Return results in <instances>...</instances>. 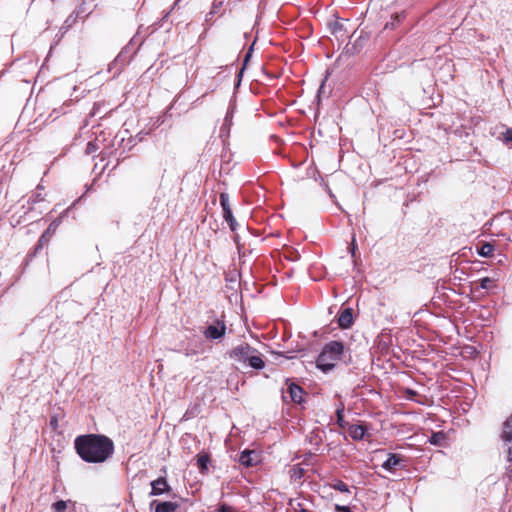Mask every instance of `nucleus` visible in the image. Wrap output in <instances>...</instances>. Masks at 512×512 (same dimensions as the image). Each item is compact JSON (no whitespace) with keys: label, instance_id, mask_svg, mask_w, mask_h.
I'll use <instances>...</instances> for the list:
<instances>
[{"label":"nucleus","instance_id":"12","mask_svg":"<svg viewBox=\"0 0 512 512\" xmlns=\"http://www.w3.org/2000/svg\"><path fill=\"white\" fill-rule=\"evenodd\" d=\"M249 366L251 368H254V369H257V370H260V369H263L264 366H265V363L264 361L262 360V358L260 357V354L259 352L254 349L253 353L251 354L248 362Z\"/></svg>","mask_w":512,"mask_h":512},{"label":"nucleus","instance_id":"5","mask_svg":"<svg viewBox=\"0 0 512 512\" xmlns=\"http://www.w3.org/2000/svg\"><path fill=\"white\" fill-rule=\"evenodd\" d=\"M226 333V325L223 321L217 320L215 323L207 326L203 335L208 340H217L222 338Z\"/></svg>","mask_w":512,"mask_h":512},{"label":"nucleus","instance_id":"2","mask_svg":"<svg viewBox=\"0 0 512 512\" xmlns=\"http://www.w3.org/2000/svg\"><path fill=\"white\" fill-rule=\"evenodd\" d=\"M344 353V345L339 341H331L322 349V352L316 360L317 367L323 372L331 371L336 362L342 359Z\"/></svg>","mask_w":512,"mask_h":512},{"label":"nucleus","instance_id":"3","mask_svg":"<svg viewBox=\"0 0 512 512\" xmlns=\"http://www.w3.org/2000/svg\"><path fill=\"white\" fill-rule=\"evenodd\" d=\"M502 439L507 448L506 471L507 473L512 474V414L503 425Z\"/></svg>","mask_w":512,"mask_h":512},{"label":"nucleus","instance_id":"25","mask_svg":"<svg viewBox=\"0 0 512 512\" xmlns=\"http://www.w3.org/2000/svg\"><path fill=\"white\" fill-rule=\"evenodd\" d=\"M218 512H235V510L227 504H222L218 508Z\"/></svg>","mask_w":512,"mask_h":512},{"label":"nucleus","instance_id":"20","mask_svg":"<svg viewBox=\"0 0 512 512\" xmlns=\"http://www.w3.org/2000/svg\"><path fill=\"white\" fill-rule=\"evenodd\" d=\"M220 204L223 208V214L226 213L227 209H231L229 205V197L225 193L220 194Z\"/></svg>","mask_w":512,"mask_h":512},{"label":"nucleus","instance_id":"4","mask_svg":"<svg viewBox=\"0 0 512 512\" xmlns=\"http://www.w3.org/2000/svg\"><path fill=\"white\" fill-rule=\"evenodd\" d=\"M254 349L255 348L251 347L249 344L242 343V344L234 347L229 352V357L234 361L246 363V362H248Z\"/></svg>","mask_w":512,"mask_h":512},{"label":"nucleus","instance_id":"13","mask_svg":"<svg viewBox=\"0 0 512 512\" xmlns=\"http://www.w3.org/2000/svg\"><path fill=\"white\" fill-rule=\"evenodd\" d=\"M348 432L352 439L361 440L365 435L366 428L363 425H351Z\"/></svg>","mask_w":512,"mask_h":512},{"label":"nucleus","instance_id":"14","mask_svg":"<svg viewBox=\"0 0 512 512\" xmlns=\"http://www.w3.org/2000/svg\"><path fill=\"white\" fill-rule=\"evenodd\" d=\"M209 461H210V458H209L208 454L204 453V454L197 455V465L202 473L206 472L208 470Z\"/></svg>","mask_w":512,"mask_h":512},{"label":"nucleus","instance_id":"23","mask_svg":"<svg viewBox=\"0 0 512 512\" xmlns=\"http://www.w3.org/2000/svg\"><path fill=\"white\" fill-rule=\"evenodd\" d=\"M492 282V279H490L489 277L482 278L480 280V287L482 289H489L491 287Z\"/></svg>","mask_w":512,"mask_h":512},{"label":"nucleus","instance_id":"8","mask_svg":"<svg viewBox=\"0 0 512 512\" xmlns=\"http://www.w3.org/2000/svg\"><path fill=\"white\" fill-rule=\"evenodd\" d=\"M283 393H284L283 397L286 399L287 396L285 395V392H283ZM286 393L289 394L291 401H293L294 403L302 402L303 389L299 385H297L293 382L287 381Z\"/></svg>","mask_w":512,"mask_h":512},{"label":"nucleus","instance_id":"19","mask_svg":"<svg viewBox=\"0 0 512 512\" xmlns=\"http://www.w3.org/2000/svg\"><path fill=\"white\" fill-rule=\"evenodd\" d=\"M68 502L60 500L53 504L54 512H67Z\"/></svg>","mask_w":512,"mask_h":512},{"label":"nucleus","instance_id":"21","mask_svg":"<svg viewBox=\"0 0 512 512\" xmlns=\"http://www.w3.org/2000/svg\"><path fill=\"white\" fill-rule=\"evenodd\" d=\"M337 422L340 426H343V417H344V404L340 403L336 409Z\"/></svg>","mask_w":512,"mask_h":512},{"label":"nucleus","instance_id":"10","mask_svg":"<svg viewBox=\"0 0 512 512\" xmlns=\"http://www.w3.org/2000/svg\"><path fill=\"white\" fill-rule=\"evenodd\" d=\"M338 323L341 328H349L353 323L352 310L350 308L344 309L338 318Z\"/></svg>","mask_w":512,"mask_h":512},{"label":"nucleus","instance_id":"24","mask_svg":"<svg viewBox=\"0 0 512 512\" xmlns=\"http://www.w3.org/2000/svg\"><path fill=\"white\" fill-rule=\"evenodd\" d=\"M504 142H512V129L508 128L505 132L502 133Z\"/></svg>","mask_w":512,"mask_h":512},{"label":"nucleus","instance_id":"7","mask_svg":"<svg viewBox=\"0 0 512 512\" xmlns=\"http://www.w3.org/2000/svg\"><path fill=\"white\" fill-rule=\"evenodd\" d=\"M178 507V503L171 501L159 502L154 500L150 503V508L154 509L155 512H176Z\"/></svg>","mask_w":512,"mask_h":512},{"label":"nucleus","instance_id":"22","mask_svg":"<svg viewBox=\"0 0 512 512\" xmlns=\"http://www.w3.org/2000/svg\"><path fill=\"white\" fill-rule=\"evenodd\" d=\"M445 439V435L442 432L433 433L431 436L430 442L435 445H440L441 442Z\"/></svg>","mask_w":512,"mask_h":512},{"label":"nucleus","instance_id":"9","mask_svg":"<svg viewBox=\"0 0 512 512\" xmlns=\"http://www.w3.org/2000/svg\"><path fill=\"white\" fill-rule=\"evenodd\" d=\"M257 461L258 459L255 451L245 450L239 456V462L246 467L255 465Z\"/></svg>","mask_w":512,"mask_h":512},{"label":"nucleus","instance_id":"11","mask_svg":"<svg viewBox=\"0 0 512 512\" xmlns=\"http://www.w3.org/2000/svg\"><path fill=\"white\" fill-rule=\"evenodd\" d=\"M403 459L396 454H389L386 461L383 463V468L386 470H393L396 467L402 466Z\"/></svg>","mask_w":512,"mask_h":512},{"label":"nucleus","instance_id":"26","mask_svg":"<svg viewBox=\"0 0 512 512\" xmlns=\"http://www.w3.org/2000/svg\"><path fill=\"white\" fill-rule=\"evenodd\" d=\"M335 509L338 512H351L350 508L347 506L336 505Z\"/></svg>","mask_w":512,"mask_h":512},{"label":"nucleus","instance_id":"6","mask_svg":"<svg viewBox=\"0 0 512 512\" xmlns=\"http://www.w3.org/2000/svg\"><path fill=\"white\" fill-rule=\"evenodd\" d=\"M171 487L167 483L164 477H159L158 479L151 482V496H158L164 493L170 492Z\"/></svg>","mask_w":512,"mask_h":512},{"label":"nucleus","instance_id":"31","mask_svg":"<svg viewBox=\"0 0 512 512\" xmlns=\"http://www.w3.org/2000/svg\"><path fill=\"white\" fill-rule=\"evenodd\" d=\"M354 241H355V240L353 239V241H352V248H351V254H352V256H354V255H355V249H356V247H355V245H354Z\"/></svg>","mask_w":512,"mask_h":512},{"label":"nucleus","instance_id":"27","mask_svg":"<svg viewBox=\"0 0 512 512\" xmlns=\"http://www.w3.org/2000/svg\"><path fill=\"white\" fill-rule=\"evenodd\" d=\"M325 93V80L322 81L321 83V86L319 87V90H318V97H320L322 94Z\"/></svg>","mask_w":512,"mask_h":512},{"label":"nucleus","instance_id":"18","mask_svg":"<svg viewBox=\"0 0 512 512\" xmlns=\"http://www.w3.org/2000/svg\"><path fill=\"white\" fill-rule=\"evenodd\" d=\"M335 490H338L342 493H348L349 492V487L346 483H344L343 481H336L335 483H333L331 485Z\"/></svg>","mask_w":512,"mask_h":512},{"label":"nucleus","instance_id":"33","mask_svg":"<svg viewBox=\"0 0 512 512\" xmlns=\"http://www.w3.org/2000/svg\"><path fill=\"white\" fill-rule=\"evenodd\" d=\"M299 512H312V511L307 510V509H301Z\"/></svg>","mask_w":512,"mask_h":512},{"label":"nucleus","instance_id":"15","mask_svg":"<svg viewBox=\"0 0 512 512\" xmlns=\"http://www.w3.org/2000/svg\"><path fill=\"white\" fill-rule=\"evenodd\" d=\"M494 252V246L490 243H484L481 245V247L478 249L479 255L483 257H490L493 255Z\"/></svg>","mask_w":512,"mask_h":512},{"label":"nucleus","instance_id":"1","mask_svg":"<svg viewBox=\"0 0 512 512\" xmlns=\"http://www.w3.org/2000/svg\"><path fill=\"white\" fill-rule=\"evenodd\" d=\"M74 446L81 459L88 463L105 462L114 452L113 441L101 434L80 435Z\"/></svg>","mask_w":512,"mask_h":512},{"label":"nucleus","instance_id":"30","mask_svg":"<svg viewBox=\"0 0 512 512\" xmlns=\"http://www.w3.org/2000/svg\"><path fill=\"white\" fill-rule=\"evenodd\" d=\"M395 26L394 22H389L385 25V28H390V29H393Z\"/></svg>","mask_w":512,"mask_h":512},{"label":"nucleus","instance_id":"32","mask_svg":"<svg viewBox=\"0 0 512 512\" xmlns=\"http://www.w3.org/2000/svg\"><path fill=\"white\" fill-rule=\"evenodd\" d=\"M402 17H403L402 15H398V14H397V15L395 16V19H396L397 21H400V18H402Z\"/></svg>","mask_w":512,"mask_h":512},{"label":"nucleus","instance_id":"17","mask_svg":"<svg viewBox=\"0 0 512 512\" xmlns=\"http://www.w3.org/2000/svg\"><path fill=\"white\" fill-rule=\"evenodd\" d=\"M224 0H214L208 15L213 16L220 12L223 7Z\"/></svg>","mask_w":512,"mask_h":512},{"label":"nucleus","instance_id":"28","mask_svg":"<svg viewBox=\"0 0 512 512\" xmlns=\"http://www.w3.org/2000/svg\"><path fill=\"white\" fill-rule=\"evenodd\" d=\"M252 49H253V46L250 47L249 51L247 52L246 56H245V59H244V64H246L251 56V52H252Z\"/></svg>","mask_w":512,"mask_h":512},{"label":"nucleus","instance_id":"29","mask_svg":"<svg viewBox=\"0 0 512 512\" xmlns=\"http://www.w3.org/2000/svg\"><path fill=\"white\" fill-rule=\"evenodd\" d=\"M57 225L55 223H51L50 226L48 227L46 233L50 232V231H54L56 229Z\"/></svg>","mask_w":512,"mask_h":512},{"label":"nucleus","instance_id":"16","mask_svg":"<svg viewBox=\"0 0 512 512\" xmlns=\"http://www.w3.org/2000/svg\"><path fill=\"white\" fill-rule=\"evenodd\" d=\"M223 217L226 220V222L229 224L230 229L232 231H235V229H236V221H235V219H234V217L232 215L231 209H227L226 213L223 214Z\"/></svg>","mask_w":512,"mask_h":512}]
</instances>
